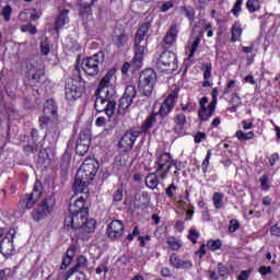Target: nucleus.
<instances>
[{
    "label": "nucleus",
    "mask_w": 280,
    "mask_h": 280,
    "mask_svg": "<svg viewBox=\"0 0 280 280\" xmlns=\"http://www.w3.org/2000/svg\"><path fill=\"white\" fill-rule=\"evenodd\" d=\"M98 167L100 164L97 163V160H84L81 167L78 170L75 174L74 184L72 186L73 191H89V185H91V180L95 178Z\"/></svg>",
    "instance_id": "f257e3e1"
},
{
    "label": "nucleus",
    "mask_w": 280,
    "mask_h": 280,
    "mask_svg": "<svg viewBox=\"0 0 280 280\" xmlns=\"http://www.w3.org/2000/svg\"><path fill=\"white\" fill-rule=\"evenodd\" d=\"M150 27H152V24L150 22H144L138 30L135 38V57L132 59V62L135 67L139 68L141 67L143 62V54L148 51V32H150Z\"/></svg>",
    "instance_id": "f03ea898"
},
{
    "label": "nucleus",
    "mask_w": 280,
    "mask_h": 280,
    "mask_svg": "<svg viewBox=\"0 0 280 280\" xmlns=\"http://www.w3.org/2000/svg\"><path fill=\"white\" fill-rule=\"evenodd\" d=\"M63 224L67 229H75V231H79V235H83L84 237L90 235V233H95L97 221L95 219H89V217H81L79 219L66 218Z\"/></svg>",
    "instance_id": "7ed1b4c3"
},
{
    "label": "nucleus",
    "mask_w": 280,
    "mask_h": 280,
    "mask_svg": "<svg viewBox=\"0 0 280 280\" xmlns=\"http://www.w3.org/2000/svg\"><path fill=\"white\" fill-rule=\"evenodd\" d=\"M156 82V72L152 69L143 70L139 78L138 89L141 95L150 97L152 91H154V84Z\"/></svg>",
    "instance_id": "20e7f679"
},
{
    "label": "nucleus",
    "mask_w": 280,
    "mask_h": 280,
    "mask_svg": "<svg viewBox=\"0 0 280 280\" xmlns=\"http://www.w3.org/2000/svg\"><path fill=\"white\" fill-rule=\"evenodd\" d=\"M156 69L164 73H173L178 69V58L173 51H163L156 60Z\"/></svg>",
    "instance_id": "39448f33"
},
{
    "label": "nucleus",
    "mask_w": 280,
    "mask_h": 280,
    "mask_svg": "<svg viewBox=\"0 0 280 280\" xmlns=\"http://www.w3.org/2000/svg\"><path fill=\"white\" fill-rule=\"evenodd\" d=\"M75 194H82L81 197L74 200L73 203H70L69 206V215L66 218L71 219H80V218H89V208L84 205L86 202V199L89 198V190L88 191H75Z\"/></svg>",
    "instance_id": "423d86ee"
},
{
    "label": "nucleus",
    "mask_w": 280,
    "mask_h": 280,
    "mask_svg": "<svg viewBox=\"0 0 280 280\" xmlns=\"http://www.w3.org/2000/svg\"><path fill=\"white\" fill-rule=\"evenodd\" d=\"M16 235V230L10 229L8 233L0 229V253L8 257L14 253V236Z\"/></svg>",
    "instance_id": "0eeeda50"
},
{
    "label": "nucleus",
    "mask_w": 280,
    "mask_h": 280,
    "mask_svg": "<svg viewBox=\"0 0 280 280\" xmlns=\"http://www.w3.org/2000/svg\"><path fill=\"white\" fill-rule=\"evenodd\" d=\"M102 62H104V54L97 52L82 61V69L88 75H97Z\"/></svg>",
    "instance_id": "6e6552de"
},
{
    "label": "nucleus",
    "mask_w": 280,
    "mask_h": 280,
    "mask_svg": "<svg viewBox=\"0 0 280 280\" xmlns=\"http://www.w3.org/2000/svg\"><path fill=\"white\" fill-rule=\"evenodd\" d=\"M54 205H56V199L54 197H48L44 201H42V205L38 206L36 209L32 212V218L35 222H40V220H45L49 213H51V210L54 209Z\"/></svg>",
    "instance_id": "1a4fd4ad"
},
{
    "label": "nucleus",
    "mask_w": 280,
    "mask_h": 280,
    "mask_svg": "<svg viewBox=\"0 0 280 280\" xmlns=\"http://www.w3.org/2000/svg\"><path fill=\"white\" fill-rule=\"evenodd\" d=\"M172 163L173 160L170 153L165 152L159 155L156 161V174L160 180H165V178H167L170 170H172Z\"/></svg>",
    "instance_id": "9d476101"
},
{
    "label": "nucleus",
    "mask_w": 280,
    "mask_h": 280,
    "mask_svg": "<svg viewBox=\"0 0 280 280\" xmlns=\"http://www.w3.org/2000/svg\"><path fill=\"white\" fill-rule=\"evenodd\" d=\"M82 82L80 81V77L77 79H68L66 82V100L68 102H75L79 97H82Z\"/></svg>",
    "instance_id": "9b49d317"
},
{
    "label": "nucleus",
    "mask_w": 280,
    "mask_h": 280,
    "mask_svg": "<svg viewBox=\"0 0 280 280\" xmlns=\"http://www.w3.org/2000/svg\"><path fill=\"white\" fill-rule=\"evenodd\" d=\"M116 107L117 103L115 101H108L102 95H98L94 104L95 110H97V113H105L107 117L115 115Z\"/></svg>",
    "instance_id": "f8f14e48"
},
{
    "label": "nucleus",
    "mask_w": 280,
    "mask_h": 280,
    "mask_svg": "<svg viewBox=\"0 0 280 280\" xmlns=\"http://www.w3.org/2000/svg\"><path fill=\"white\" fill-rule=\"evenodd\" d=\"M56 113H58V109L54 101H47L44 106V115L39 117V128L42 130L51 124V117H56Z\"/></svg>",
    "instance_id": "ddd939ff"
},
{
    "label": "nucleus",
    "mask_w": 280,
    "mask_h": 280,
    "mask_svg": "<svg viewBox=\"0 0 280 280\" xmlns=\"http://www.w3.org/2000/svg\"><path fill=\"white\" fill-rule=\"evenodd\" d=\"M43 196V184L40 182H35L32 194H26L23 202L26 209H32Z\"/></svg>",
    "instance_id": "4468645a"
},
{
    "label": "nucleus",
    "mask_w": 280,
    "mask_h": 280,
    "mask_svg": "<svg viewBox=\"0 0 280 280\" xmlns=\"http://www.w3.org/2000/svg\"><path fill=\"white\" fill-rule=\"evenodd\" d=\"M138 137H139V133L137 131H127L121 137L118 147L121 148L125 152H128V150H132V147L135 145V141H137Z\"/></svg>",
    "instance_id": "2eb2a0df"
},
{
    "label": "nucleus",
    "mask_w": 280,
    "mask_h": 280,
    "mask_svg": "<svg viewBox=\"0 0 280 280\" xmlns=\"http://www.w3.org/2000/svg\"><path fill=\"white\" fill-rule=\"evenodd\" d=\"M115 73H117V70L115 68H112L102 78V80L98 84V91L101 93H103L104 89H106L108 86H115V82H117V77L115 75Z\"/></svg>",
    "instance_id": "dca6fc26"
},
{
    "label": "nucleus",
    "mask_w": 280,
    "mask_h": 280,
    "mask_svg": "<svg viewBox=\"0 0 280 280\" xmlns=\"http://www.w3.org/2000/svg\"><path fill=\"white\" fill-rule=\"evenodd\" d=\"M107 235L110 240H119L124 235V223L119 220H114L107 228Z\"/></svg>",
    "instance_id": "f3484780"
},
{
    "label": "nucleus",
    "mask_w": 280,
    "mask_h": 280,
    "mask_svg": "<svg viewBox=\"0 0 280 280\" xmlns=\"http://www.w3.org/2000/svg\"><path fill=\"white\" fill-rule=\"evenodd\" d=\"M174 106H176V94H171L161 105L158 115L160 117H167L174 110Z\"/></svg>",
    "instance_id": "a211bd4d"
},
{
    "label": "nucleus",
    "mask_w": 280,
    "mask_h": 280,
    "mask_svg": "<svg viewBox=\"0 0 280 280\" xmlns=\"http://www.w3.org/2000/svg\"><path fill=\"white\" fill-rule=\"evenodd\" d=\"M170 265L173 268L187 269V270H189V268H191L194 266L191 260H183V259H180V256H178L176 254H172L171 255V257H170Z\"/></svg>",
    "instance_id": "6ab92c4d"
},
{
    "label": "nucleus",
    "mask_w": 280,
    "mask_h": 280,
    "mask_svg": "<svg viewBox=\"0 0 280 280\" xmlns=\"http://www.w3.org/2000/svg\"><path fill=\"white\" fill-rule=\"evenodd\" d=\"M176 38H178V26L173 24L164 37V43L165 45H168V47H172V45L176 43Z\"/></svg>",
    "instance_id": "aec40b11"
},
{
    "label": "nucleus",
    "mask_w": 280,
    "mask_h": 280,
    "mask_svg": "<svg viewBox=\"0 0 280 280\" xmlns=\"http://www.w3.org/2000/svg\"><path fill=\"white\" fill-rule=\"evenodd\" d=\"M30 75H32V79L35 82H40L43 78H45V68L42 63H37L36 66H32V68L28 71Z\"/></svg>",
    "instance_id": "412c9836"
},
{
    "label": "nucleus",
    "mask_w": 280,
    "mask_h": 280,
    "mask_svg": "<svg viewBox=\"0 0 280 280\" xmlns=\"http://www.w3.org/2000/svg\"><path fill=\"white\" fill-rule=\"evenodd\" d=\"M215 101H212L209 105L208 108L205 107L202 115L200 114V109L198 112L199 115V119H201V121H209V119H211V117H213V113H215Z\"/></svg>",
    "instance_id": "4be33fe9"
},
{
    "label": "nucleus",
    "mask_w": 280,
    "mask_h": 280,
    "mask_svg": "<svg viewBox=\"0 0 280 280\" xmlns=\"http://www.w3.org/2000/svg\"><path fill=\"white\" fill-rule=\"evenodd\" d=\"M67 23H69V10H62L60 11L57 20H56V24L55 27L56 30H62V27H65V25H67Z\"/></svg>",
    "instance_id": "5701e85b"
},
{
    "label": "nucleus",
    "mask_w": 280,
    "mask_h": 280,
    "mask_svg": "<svg viewBox=\"0 0 280 280\" xmlns=\"http://www.w3.org/2000/svg\"><path fill=\"white\" fill-rule=\"evenodd\" d=\"M175 121V132H180L183 128H185V124H187V116H185L183 113H178L174 117Z\"/></svg>",
    "instance_id": "b1692460"
},
{
    "label": "nucleus",
    "mask_w": 280,
    "mask_h": 280,
    "mask_svg": "<svg viewBox=\"0 0 280 280\" xmlns=\"http://www.w3.org/2000/svg\"><path fill=\"white\" fill-rule=\"evenodd\" d=\"M116 93L115 85L105 88L103 92L97 90V95H102L107 100V102H115L113 98L115 97Z\"/></svg>",
    "instance_id": "393cba45"
},
{
    "label": "nucleus",
    "mask_w": 280,
    "mask_h": 280,
    "mask_svg": "<svg viewBox=\"0 0 280 280\" xmlns=\"http://www.w3.org/2000/svg\"><path fill=\"white\" fill-rule=\"evenodd\" d=\"M242 32H243L242 24L234 23L232 25V30H231V33H232L231 43H237V40H241Z\"/></svg>",
    "instance_id": "a878e982"
},
{
    "label": "nucleus",
    "mask_w": 280,
    "mask_h": 280,
    "mask_svg": "<svg viewBox=\"0 0 280 280\" xmlns=\"http://www.w3.org/2000/svg\"><path fill=\"white\" fill-rule=\"evenodd\" d=\"M159 174H156V171L155 173H152V174H149L145 178V185L147 187H149L150 189H156V187H159Z\"/></svg>",
    "instance_id": "bb28decb"
},
{
    "label": "nucleus",
    "mask_w": 280,
    "mask_h": 280,
    "mask_svg": "<svg viewBox=\"0 0 280 280\" xmlns=\"http://www.w3.org/2000/svg\"><path fill=\"white\" fill-rule=\"evenodd\" d=\"M80 1V14L84 16L91 12V5H93L97 0H79Z\"/></svg>",
    "instance_id": "cd10ccee"
},
{
    "label": "nucleus",
    "mask_w": 280,
    "mask_h": 280,
    "mask_svg": "<svg viewBox=\"0 0 280 280\" xmlns=\"http://www.w3.org/2000/svg\"><path fill=\"white\" fill-rule=\"evenodd\" d=\"M132 105V100L128 98L126 96H122L120 98L119 105H118V112L120 115H124L126 113L127 108H130V106Z\"/></svg>",
    "instance_id": "c85d7f7f"
},
{
    "label": "nucleus",
    "mask_w": 280,
    "mask_h": 280,
    "mask_svg": "<svg viewBox=\"0 0 280 280\" xmlns=\"http://www.w3.org/2000/svg\"><path fill=\"white\" fill-rule=\"evenodd\" d=\"M77 143H81V145H91V131H81Z\"/></svg>",
    "instance_id": "c756f323"
},
{
    "label": "nucleus",
    "mask_w": 280,
    "mask_h": 280,
    "mask_svg": "<svg viewBox=\"0 0 280 280\" xmlns=\"http://www.w3.org/2000/svg\"><path fill=\"white\" fill-rule=\"evenodd\" d=\"M212 202L217 209H222L224 207V194L214 192L212 196Z\"/></svg>",
    "instance_id": "7c9ffc66"
},
{
    "label": "nucleus",
    "mask_w": 280,
    "mask_h": 280,
    "mask_svg": "<svg viewBox=\"0 0 280 280\" xmlns=\"http://www.w3.org/2000/svg\"><path fill=\"white\" fill-rule=\"evenodd\" d=\"M235 137L238 141H250V139L255 137V133L253 131L244 132L242 130H237Z\"/></svg>",
    "instance_id": "2f4dec72"
},
{
    "label": "nucleus",
    "mask_w": 280,
    "mask_h": 280,
    "mask_svg": "<svg viewBox=\"0 0 280 280\" xmlns=\"http://www.w3.org/2000/svg\"><path fill=\"white\" fill-rule=\"evenodd\" d=\"M260 8L259 0H247L246 2V9L250 14L258 12Z\"/></svg>",
    "instance_id": "473e14b6"
},
{
    "label": "nucleus",
    "mask_w": 280,
    "mask_h": 280,
    "mask_svg": "<svg viewBox=\"0 0 280 280\" xmlns=\"http://www.w3.org/2000/svg\"><path fill=\"white\" fill-rule=\"evenodd\" d=\"M166 244L170 246L172 250H178L180 246H183V243L180 242V240L173 236L167 238Z\"/></svg>",
    "instance_id": "72a5a7b5"
},
{
    "label": "nucleus",
    "mask_w": 280,
    "mask_h": 280,
    "mask_svg": "<svg viewBox=\"0 0 280 280\" xmlns=\"http://www.w3.org/2000/svg\"><path fill=\"white\" fill-rule=\"evenodd\" d=\"M113 43L116 47H124L128 43V36L120 34L113 37Z\"/></svg>",
    "instance_id": "f704fd0d"
},
{
    "label": "nucleus",
    "mask_w": 280,
    "mask_h": 280,
    "mask_svg": "<svg viewBox=\"0 0 280 280\" xmlns=\"http://www.w3.org/2000/svg\"><path fill=\"white\" fill-rule=\"evenodd\" d=\"M86 257L84 256H79L77 259V265L71 269V275H73V272H78V270H80V268H86Z\"/></svg>",
    "instance_id": "c9c22d12"
},
{
    "label": "nucleus",
    "mask_w": 280,
    "mask_h": 280,
    "mask_svg": "<svg viewBox=\"0 0 280 280\" xmlns=\"http://www.w3.org/2000/svg\"><path fill=\"white\" fill-rule=\"evenodd\" d=\"M124 97L131 101L135 100V97H137V88H135V85H128L125 90Z\"/></svg>",
    "instance_id": "e433bc0d"
},
{
    "label": "nucleus",
    "mask_w": 280,
    "mask_h": 280,
    "mask_svg": "<svg viewBox=\"0 0 280 280\" xmlns=\"http://www.w3.org/2000/svg\"><path fill=\"white\" fill-rule=\"evenodd\" d=\"M177 206L179 209H183V211H187V209H194V206L191 205V201L188 199H179L177 201Z\"/></svg>",
    "instance_id": "4c0bfd02"
},
{
    "label": "nucleus",
    "mask_w": 280,
    "mask_h": 280,
    "mask_svg": "<svg viewBox=\"0 0 280 280\" xmlns=\"http://www.w3.org/2000/svg\"><path fill=\"white\" fill-rule=\"evenodd\" d=\"M183 13L187 19L190 20L191 23H194V19L196 16V11L191 8L183 7L182 8Z\"/></svg>",
    "instance_id": "58836bf2"
},
{
    "label": "nucleus",
    "mask_w": 280,
    "mask_h": 280,
    "mask_svg": "<svg viewBox=\"0 0 280 280\" xmlns=\"http://www.w3.org/2000/svg\"><path fill=\"white\" fill-rule=\"evenodd\" d=\"M208 248L210 250H213V252L220 250V248H222V241H220V240H215V241L211 240V241H209L208 242Z\"/></svg>",
    "instance_id": "ea45409f"
},
{
    "label": "nucleus",
    "mask_w": 280,
    "mask_h": 280,
    "mask_svg": "<svg viewBox=\"0 0 280 280\" xmlns=\"http://www.w3.org/2000/svg\"><path fill=\"white\" fill-rule=\"evenodd\" d=\"M89 148L90 145L89 144H82V143H79L77 142V154H79L80 156H84V154H86V152H89Z\"/></svg>",
    "instance_id": "a19ab883"
},
{
    "label": "nucleus",
    "mask_w": 280,
    "mask_h": 280,
    "mask_svg": "<svg viewBox=\"0 0 280 280\" xmlns=\"http://www.w3.org/2000/svg\"><path fill=\"white\" fill-rule=\"evenodd\" d=\"M40 50L44 56H47L51 51V48L49 47V40H47V38L42 40Z\"/></svg>",
    "instance_id": "79ce46f5"
},
{
    "label": "nucleus",
    "mask_w": 280,
    "mask_h": 280,
    "mask_svg": "<svg viewBox=\"0 0 280 280\" xmlns=\"http://www.w3.org/2000/svg\"><path fill=\"white\" fill-rule=\"evenodd\" d=\"M156 115L159 114H151L147 119L143 125L144 130H148L149 128H152V124L156 121Z\"/></svg>",
    "instance_id": "37998d69"
},
{
    "label": "nucleus",
    "mask_w": 280,
    "mask_h": 280,
    "mask_svg": "<svg viewBox=\"0 0 280 280\" xmlns=\"http://www.w3.org/2000/svg\"><path fill=\"white\" fill-rule=\"evenodd\" d=\"M243 3H244V0H236V2L233 5L232 14H234L236 18L240 16V12H242Z\"/></svg>",
    "instance_id": "c03bdc74"
},
{
    "label": "nucleus",
    "mask_w": 280,
    "mask_h": 280,
    "mask_svg": "<svg viewBox=\"0 0 280 280\" xmlns=\"http://www.w3.org/2000/svg\"><path fill=\"white\" fill-rule=\"evenodd\" d=\"M198 237H200V233L194 229L189 230L188 240L192 242V244H196L198 242Z\"/></svg>",
    "instance_id": "a18cd8bd"
},
{
    "label": "nucleus",
    "mask_w": 280,
    "mask_h": 280,
    "mask_svg": "<svg viewBox=\"0 0 280 280\" xmlns=\"http://www.w3.org/2000/svg\"><path fill=\"white\" fill-rule=\"evenodd\" d=\"M211 156H212L211 150H208L206 159L201 164L203 172H207V170L209 168V161H211Z\"/></svg>",
    "instance_id": "49530a36"
},
{
    "label": "nucleus",
    "mask_w": 280,
    "mask_h": 280,
    "mask_svg": "<svg viewBox=\"0 0 280 280\" xmlns=\"http://www.w3.org/2000/svg\"><path fill=\"white\" fill-rule=\"evenodd\" d=\"M11 14H12V7L7 5L2 9V16L4 18V21H10Z\"/></svg>",
    "instance_id": "de8ad7c7"
},
{
    "label": "nucleus",
    "mask_w": 280,
    "mask_h": 280,
    "mask_svg": "<svg viewBox=\"0 0 280 280\" xmlns=\"http://www.w3.org/2000/svg\"><path fill=\"white\" fill-rule=\"evenodd\" d=\"M124 200V190L121 188H118L114 192V202H121Z\"/></svg>",
    "instance_id": "09e8293b"
},
{
    "label": "nucleus",
    "mask_w": 280,
    "mask_h": 280,
    "mask_svg": "<svg viewBox=\"0 0 280 280\" xmlns=\"http://www.w3.org/2000/svg\"><path fill=\"white\" fill-rule=\"evenodd\" d=\"M22 32H28V34H36V26L32 25V24H26L24 26L21 27Z\"/></svg>",
    "instance_id": "8fccbe9b"
},
{
    "label": "nucleus",
    "mask_w": 280,
    "mask_h": 280,
    "mask_svg": "<svg viewBox=\"0 0 280 280\" xmlns=\"http://www.w3.org/2000/svg\"><path fill=\"white\" fill-rule=\"evenodd\" d=\"M46 135L48 137H52V139H58V137H60V129L59 128H52L49 129Z\"/></svg>",
    "instance_id": "3c124183"
},
{
    "label": "nucleus",
    "mask_w": 280,
    "mask_h": 280,
    "mask_svg": "<svg viewBox=\"0 0 280 280\" xmlns=\"http://www.w3.org/2000/svg\"><path fill=\"white\" fill-rule=\"evenodd\" d=\"M199 45H200V38H196L190 47L189 58H192V56H194V54H196V49H198Z\"/></svg>",
    "instance_id": "603ef678"
},
{
    "label": "nucleus",
    "mask_w": 280,
    "mask_h": 280,
    "mask_svg": "<svg viewBox=\"0 0 280 280\" xmlns=\"http://www.w3.org/2000/svg\"><path fill=\"white\" fill-rule=\"evenodd\" d=\"M237 229H240V223L237 222V220H231L229 225L230 233H235Z\"/></svg>",
    "instance_id": "864d4df0"
},
{
    "label": "nucleus",
    "mask_w": 280,
    "mask_h": 280,
    "mask_svg": "<svg viewBox=\"0 0 280 280\" xmlns=\"http://www.w3.org/2000/svg\"><path fill=\"white\" fill-rule=\"evenodd\" d=\"M177 187L174 184H171L167 188H166V196L168 198H174V191H176Z\"/></svg>",
    "instance_id": "5fc2aeb1"
},
{
    "label": "nucleus",
    "mask_w": 280,
    "mask_h": 280,
    "mask_svg": "<svg viewBox=\"0 0 280 280\" xmlns=\"http://www.w3.org/2000/svg\"><path fill=\"white\" fill-rule=\"evenodd\" d=\"M260 186H261V189H264L265 191H268V189H269L268 177L266 175H262L260 177Z\"/></svg>",
    "instance_id": "6e6d98bb"
},
{
    "label": "nucleus",
    "mask_w": 280,
    "mask_h": 280,
    "mask_svg": "<svg viewBox=\"0 0 280 280\" xmlns=\"http://www.w3.org/2000/svg\"><path fill=\"white\" fill-rule=\"evenodd\" d=\"M172 8H174V2L172 1L164 2L161 7V12H167L168 10H172Z\"/></svg>",
    "instance_id": "4d7b16f0"
},
{
    "label": "nucleus",
    "mask_w": 280,
    "mask_h": 280,
    "mask_svg": "<svg viewBox=\"0 0 280 280\" xmlns=\"http://www.w3.org/2000/svg\"><path fill=\"white\" fill-rule=\"evenodd\" d=\"M209 103V98L207 97H202L199 102V106H200V114L202 115V113L205 112V108H207V104Z\"/></svg>",
    "instance_id": "13d9d810"
},
{
    "label": "nucleus",
    "mask_w": 280,
    "mask_h": 280,
    "mask_svg": "<svg viewBox=\"0 0 280 280\" xmlns=\"http://www.w3.org/2000/svg\"><path fill=\"white\" fill-rule=\"evenodd\" d=\"M205 139H207V135L205 132H198L195 136V143H201Z\"/></svg>",
    "instance_id": "bf43d9fd"
},
{
    "label": "nucleus",
    "mask_w": 280,
    "mask_h": 280,
    "mask_svg": "<svg viewBox=\"0 0 280 280\" xmlns=\"http://www.w3.org/2000/svg\"><path fill=\"white\" fill-rule=\"evenodd\" d=\"M72 259L68 258L67 256L63 257L62 264H61V270H67L69 268V265L71 264Z\"/></svg>",
    "instance_id": "052dcab7"
},
{
    "label": "nucleus",
    "mask_w": 280,
    "mask_h": 280,
    "mask_svg": "<svg viewBox=\"0 0 280 280\" xmlns=\"http://www.w3.org/2000/svg\"><path fill=\"white\" fill-rule=\"evenodd\" d=\"M271 235H275L276 237H280V226L279 224H275L271 226L270 230Z\"/></svg>",
    "instance_id": "680f3d73"
},
{
    "label": "nucleus",
    "mask_w": 280,
    "mask_h": 280,
    "mask_svg": "<svg viewBox=\"0 0 280 280\" xmlns=\"http://www.w3.org/2000/svg\"><path fill=\"white\" fill-rule=\"evenodd\" d=\"M259 272H260V275H262V277H266V275H270V272H272V268L266 267V266H261L259 268Z\"/></svg>",
    "instance_id": "e2e57ef3"
},
{
    "label": "nucleus",
    "mask_w": 280,
    "mask_h": 280,
    "mask_svg": "<svg viewBox=\"0 0 280 280\" xmlns=\"http://www.w3.org/2000/svg\"><path fill=\"white\" fill-rule=\"evenodd\" d=\"M108 124V120L105 117H98L95 121V125L98 127H104Z\"/></svg>",
    "instance_id": "0e129e2a"
},
{
    "label": "nucleus",
    "mask_w": 280,
    "mask_h": 280,
    "mask_svg": "<svg viewBox=\"0 0 280 280\" xmlns=\"http://www.w3.org/2000/svg\"><path fill=\"white\" fill-rule=\"evenodd\" d=\"M235 84H236V81L235 80H232L228 83V88L225 90L224 93H231V91H233V89H235Z\"/></svg>",
    "instance_id": "69168bd1"
},
{
    "label": "nucleus",
    "mask_w": 280,
    "mask_h": 280,
    "mask_svg": "<svg viewBox=\"0 0 280 280\" xmlns=\"http://www.w3.org/2000/svg\"><path fill=\"white\" fill-rule=\"evenodd\" d=\"M277 161H279V153H273L269 159V163L271 166H275Z\"/></svg>",
    "instance_id": "338daca9"
},
{
    "label": "nucleus",
    "mask_w": 280,
    "mask_h": 280,
    "mask_svg": "<svg viewBox=\"0 0 280 280\" xmlns=\"http://www.w3.org/2000/svg\"><path fill=\"white\" fill-rule=\"evenodd\" d=\"M249 276H250V270H244L238 276V280H247Z\"/></svg>",
    "instance_id": "774afa93"
}]
</instances>
